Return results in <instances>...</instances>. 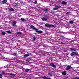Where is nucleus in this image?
<instances>
[{
	"label": "nucleus",
	"instance_id": "34",
	"mask_svg": "<svg viewBox=\"0 0 79 79\" xmlns=\"http://www.w3.org/2000/svg\"><path fill=\"white\" fill-rule=\"evenodd\" d=\"M70 13V12H68L66 14H69V13Z\"/></svg>",
	"mask_w": 79,
	"mask_h": 79
},
{
	"label": "nucleus",
	"instance_id": "36",
	"mask_svg": "<svg viewBox=\"0 0 79 79\" xmlns=\"http://www.w3.org/2000/svg\"><path fill=\"white\" fill-rule=\"evenodd\" d=\"M61 43L62 44H64V43H63V42H61Z\"/></svg>",
	"mask_w": 79,
	"mask_h": 79
},
{
	"label": "nucleus",
	"instance_id": "31",
	"mask_svg": "<svg viewBox=\"0 0 79 79\" xmlns=\"http://www.w3.org/2000/svg\"><path fill=\"white\" fill-rule=\"evenodd\" d=\"M55 7H56V8H58V6L56 5V6H55Z\"/></svg>",
	"mask_w": 79,
	"mask_h": 79
},
{
	"label": "nucleus",
	"instance_id": "11",
	"mask_svg": "<svg viewBox=\"0 0 79 79\" xmlns=\"http://www.w3.org/2000/svg\"><path fill=\"white\" fill-rule=\"evenodd\" d=\"M29 56V55L28 53L25 54L23 56L24 57H28Z\"/></svg>",
	"mask_w": 79,
	"mask_h": 79
},
{
	"label": "nucleus",
	"instance_id": "12",
	"mask_svg": "<svg viewBox=\"0 0 79 79\" xmlns=\"http://www.w3.org/2000/svg\"><path fill=\"white\" fill-rule=\"evenodd\" d=\"M2 2L3 4H5V3L7 2V0H4L2 1Z\"/></svg>",
	"mask_w": 79,
	"mask_h": 79
},
{
	"label": "nucleus",
	"instance_id": "33",
	"mask_svg": "<svg viewBox=\"0 0 79 79\" xmlns=\"http://www.w3.org/2000/svg\"><path fill=\"white\" fill-rule=\"evenodd\" d=\"M34 3H37V1H35Z\"/></svg>",
	"mask_w": 79,
	"mask_h": 79
},
{
	"label": "nucleus",
	"instance_id": "27",
	"mask_svg": "<svg viewBox=\"0 0 79 79\" xmlns=\"http://www.w3.org/2000/svg\"><path fill=\"white\" fill-rule=\"evenodd\" d=\"M29 60H26L25 62L26 63H29Z\"/></svg>",
	"mask_w": 79,
	"mask_h": 79
},
{
	"label": "nucleus",
	"instance_id": "6",
	"mask_svg": "<svg viewBox=\"0 0 79 79\" xmlns=\"http://www.w3.org/2000/svg\"><path fill=\"white\" fill-rule=\"evenodd\" d=\"M42 20L43 21H48V19L46 18L45 17H43L42 18Z\"/></svg>",
	"mask_w": 79,
	"mask_h": 79
},
{
	"label": "nucleus",
	"instance_id": "1",
	"mask_svg": "<svg viewBox=\"0 0 79 79\" xmlns=\"http://www.w3.org/2000/svg\"><path fill=\"white\" fill-rule=\"evenodd\" d=\"M30 27L31 28H33V29H34V30H35V31L36 32H37V33L42 34V32H43V31L41 30L39 31V30L37 28H35V27H34V26L33 25H31L30 26Z\"/></svg>",
	"mask_w": 79,
	"mask_h": 79
},
{
	"label": "nucleus",
	"instance_id": "17",
	"mask_svg": "<svg viewBox=\"0 0 79 79\" xmlns=\"http://www.w3.org/2000/svg\"><path fill=\"white\" fill-rule=\"evenodd\" d=\"M48 74L50 76H53V74L51 73H48Z\"/></svg>",
	"mask_w": 79,
	"mask_h": 79
},
{
	"label": "nucleus",
	"instance_id": "26",
	"mask_svg": "<svg viewBox=\"0 0 79 79\" xmlns=\"http://www.w3.org/2000/svg\"><path fill=\"white\" fill-rule=\"evenodd\" d=\"M17 34H22V33L20 31L18 32H17Z\"/></svg>",
	"mask_w": 79,
	"mask_h": 79
},
{
	"label": "nucleus",
	"instance_id": "2",
	"mask_svg": "<svg viewBox=\"0 0 79 79\" xmlns=\"http://www.w3.org/2000/svg\"><path fill=\"white\" fill-rule=\"evenodd\" d=\"M45 26L46 27H55V26L53 25H50L49 24H45Z\"/></svg>",
	"mask_w": 79,
	"mask_h": 79
},
{
	"label": "nucleus",
	"instance_id": "24",
	"mask_svg": "<svg viewBox=\"0 0 79 79\" xmlns=\"http://www.w3.org/2000/svg\"><path fill=\"white\" fill-rule=\"evenodd\" d=\"M70 24H73L74 22L70 21H69Z\"/></svg>",
	"mask_w": 79,
	"mask_h": 79
},
{
	"label": "nucleus",
	"instance_id": "37",
	"mask_svg": "<svg viewBox=\"0 0 79 79\" xmlns=\"http://www.w3.org/2000/svg\"><path fill=\"white\" fill-rule=\"evenodd\" d=\"M76 79V78H72V79Z\"/></svg>",
	"mask_w": 79,
	"mask_h": 79
},
{
	"label": "nucleus",
	"instance_id": "18",
	"mask_svg": "<svg viewBox=\"0 0 79 79\" xmlns=\"http://www.w3.org/2000/svg\"><path fill=\"white\" fill-rule=\"evenodd\" d=\"M53 10H58V8L57 7H54L53 9Z\"/></svg>",
	"mask_w": 79,
	"mask_h": 79
},
{
	"label": "nucleus",
	"instance_id": "3",
	"mask_svg": "<svg viewBox=\"0 0 79 79\" xmlns=\"http://www.w3.org/2000/svg\"><path fill=\"white\" fill-rule=\"evenodd\" d=\"M72 68V67H71V66L69 65L67 66V68L65 69L69 71H71V70H70L69 69H71Z\"/></svg>",
	"mask_w": 79,
	"mask_h": 79
},
{
	"label": "nucleus",
	"instance_id": "29",
	"mask_svg": "<svg viewBox=\"0 0 79 79\" xmlns=\"http://www.w3.org/2000/svg\"><path fill=\"white\" fill-rule=\"evenodd\" d=\"M61 8V6H58V8Z\"/></svg>",
	"mask_w": 79,
	"mask_h": 79
},
{
	"label": "nucleus",
	"instance_id": "16",
	"mask_svg": "<svg viewBox=\"0 0 79 79\" xmlns=\"http://www.w3.org/2000/svg\"><path fill=\"white\" fill-rule=\"evenodd\" d=\"M70 55H71L72 56H74V52H73L72 53H71Z\"/></svg>",
	"mask_w": 79,
	"mask_h": 79
},
{
	"label": "nucleus",
	"instance_id": "32",
	"mask_svg": "<svg viewBox=\"0 0 79 79\" xmlns=\"http://www.w3.org/2000/svg\"><path fill=\"white\" fill-rule=\"evenodd\" d=\"M13 54H14V55H17V53H15V52L13 53Z\"/></svg>",
	"mask_w": 79,
	"mask_h": 79
},
{
	"label": "nucleus",
	"instance_id": "25",
	"mask_svg": "<svg viewBox=\"0 0 79 79\" xmlns=\"http://www.w3.org/2000/svg\"><path fill=\"white\" fill-rule=\"evenodd\" d=\"M2 73L3 74H5V71H2Z\"/></svg>",
	"mask_w": 79,
	"mask_h": 79
},
{
	"label": "nucleus",
	"instance_id": "10",
	"mask_svg": "<svg viewBox=\"0 0 79 79\" xmlns=\"http://www.w3.org/2000/svg\"><path fill=\"white\" fill-rule=\"evenodd\" d=\"M74 55L76 56H77V55H79V52L77 51L74 52Z\"/></svg>",
	"mask_w": 79,
	"mask_h": 79
},
{
	"label": "nucleus",
	"instance_id": "14",
	"mask_svg": "<svg viewBox=\"0 0 79 79\" xmlns=\"http://www.w3.org/2000/svg\"><path fill=\"white\" fill-rule=\"evenodd\" d=\"M62 3L64 5H66V4H67V2L64 1H63Z\"/></svg>",
	"mask_w": 79,
	"mask_h": 79
},
{
	"label": "nucleus",
	"instance_id": "9",
	"mask_svg": "<svg viewBox=\"0 0 79 79\" xmlns=\"http://www.w3.org/2000/svg\"><path fill=\"white\" fill-rule=\"evenodd\" d=\"M15 74H12L11 73V74L10 75V77H15Z\"/></svg>",
	"mask_w": 79,
	"mask_h": 79
},
{
	"label": "nucleus",
	"instance_id": "8",
	"mask_svg": "<svg viewBox=\"0 0 79 79\" xmlns=\"http://www.w3.org/2000/svg\"><path fill=\"white\" fill-rule=\"evenodd\" d=\"M62 74L63 76H66V75L67 74H66V71H64V72H62Z\"/></svg>",
	"mask_w": 79,
	"mask_h": 79
},
{
	"label": "nucleus",
	"instance_id": "23",
	"mask_svg": "<svg viewBox=\"0 0 79 79\" xmlns=\"http://www.w3.org/2000/svg\"><path fill=\"white\" fill-rule=\"evenodd\" d=\"M6 32H7V33H9V34H11V32L10 31H7Z\"/></svg>",
	"mask_w": 79,
	"mask_h": 79
},
{
	"label": "nucleus",
	"instance_id": "30",
	"mask_svg": "<svg viewBox=\"0 0 79 79\" xmlns=\"http://www.w3.org/2000/svg\"><path fill=\"white\" fill-rule=\"evenodd\" d=\"M17 6H18V4L14 5V6H15V7Z\"/></svg>",
	"mask_w": 79,
	"mask_h": 79
},
{
	"label": "nucleus",
	"instance_id": "21",
	"mask_svg": "<svg viewBox=\"0 0 79 79\" xmlns=\"http://www.w3.org/2000/svg\"><path fill=\"white\" fill-rule=\"evenodd\" d=\"M21 21H25L26 20H25L24 18H21Z\"/></svg>",
	"mask_w": 79,
	"mask_h": 79
},
{
	"label": "nucleus",
	"instance_id": "7",
	"mask_svg": "<svg viewBox=\"0 0 79 79\" xmlns=\"http://www.w3.org/2000/svg\"><path fill=\"white\" fill-rule=\"evenodd\" d=\"M16 21H15L12 23V25L13 27H16Z\"/></svg>",
	"mask_w": 79,
	"mask_h": 79
},
{
	"label": "nucleus",
	"instance_id": "35",
	"mask_svg": "<svg viewBox=\"0 0 79 79\" xmlns=\"http://www.w3.org/2000/svg\"><path fill=\"white\" fill-rule=\"evenodd\" d=\"M75 79H79V77L77 78V77H76Z\"/></svg>",
	"mask_w": 79,
	"mask_h": 79
},
{
	"label": "nucleus",
	"instance_id": "15",
	"mask_svg": "<svg viewBox=\"0 0 79 79\" xmlns=\"http://www.w3.org/2000/svg\"><path fill=\"white\" fill-rule=\"evenodd\" d=\"M30 69H25V72H28Z\"/></svg>",
	"mask_w": 79,
	"mask_h": 79
},
{
	"label": "nucleus",
	"instance_id": "38",
	"mask_svg": "<svg viewBox=\"0 0 79 79\" xmlns=\"http://www.w3.org/2000/svg\"><path fill=\"white\" fill-rule=\"evenodd\" d=\"M0 2H1V0H0Z\"/></svg>",
	"mask_w": 79,
	"mask_h": 79
},
{
	"label": "nucleus",
	"instance_id": "5",
	"mask_svg": "<svg viewBox=\"0 0 79 79\" xmlns=\"http://www.w3.org/2000/svg\"><path fill=\"white\" fill-rule=\"evenodd\" d=\"M69 50L71 51V52H75L76 51V50H75V49L74 48H70L69 49Z\"/></svg>",
	"mask_w": 79,
	"mask_h": 79
},
{
	"label": "nucleus",
	"instance_id": "4",
	"mask_svg": "<svg viewBox=\"0 0 79 79\" xmlns=\"http://www.w3.org/2000/svg\"><path fill=\"white\" fill-rule=\"evenodd\" d=\"M49 64L51 65V66H52L53 68H56V65H55L54 63L52 62L50 63Z\"/></svg>",
	"mask_w": 79,
	"mask_h": 79
},
{
	"label": "nucleus",
	"instance_id": "20",
	"mask_svg": "<svg viewBox=\"0 0 79 79\" xmlns=\"http://www.w3.org/2000/svg\"><path fill=\"white\" fill-rule=\"evenodd\" d=\"M44 11H48V9L47 8L44 9Z\"/></svg>",
	"mask_w": 79,
	"mask_h": 79
},
{
	"label": "nucleus",
	"instance_id": "13",
	"mask_svg": "<svg viewBox=\"0 0 79 79\" xmlns=\"http://www.w3.org/2000/svg\"><path fill=\"white\" fill-rule=\"evenodd\" d=\"M9 11H14V9L13 8H11L10 9H9Z\"/></svg>",
	"mask_w": 79,
	"mask_h": 79
},
{
	"label": "nucleus",
	"instance_id": "22",
	"mask_svg": "<svg viewBox=\"0 0 79 79\" xmlns=\"http://www.w3.org/2000/svg\"><path fill=\"white\" fill-rule=\"evenodd\" d=\"M35 39H36V38L34 36L33 39V40H34V41H35Z\"/></svg>",
	"mask_w": 79,
	"mask_h": 79
},
{
	"label": "nucleus",
	"instance_id": "28",
	"mask_svg": "<svg viewBox=\"0 0 79 79\" xmlns=\"http://www.w3.org/2000/svg\"><path fill=\"white\" fill-rule=\"evenodd\" d=\"M3 77V75H2L0 74V78H2Z\"/></svg>",
	"mask_w": 79,
	"mask_h": 79
},
{
	"label": "nucleus",
	"instance_id": "19",
	"mask_svg": "<svg viewBox=\"0 0 79 79\" xmlns=\"http://www.w3.org/2000/svg\"><path fill=\"white\" fill-rule=\"evenodd\" d=\"M2 35H5L6 34V32L5 31H3L2 32Z\"/></svg>",
	"mask_w": 79,
	"mask_h": 79
}]
</instances>
